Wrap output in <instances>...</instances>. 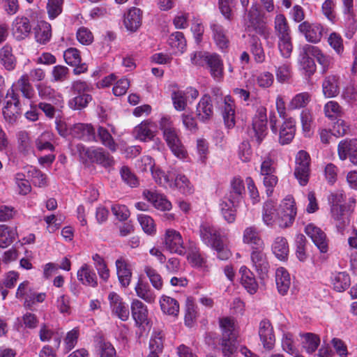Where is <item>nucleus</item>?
Returning a JSON list of instances; mask_svg holds the SVG:
<instances>
[{"mask_svg": "<svg viewBox=\"0 0 357 357\" xmlns=\"http://www.w3.org/2000/svg\"><path fill=\"white\" fill-rule=\"evenodd\" d=\"M70 133L73 137L85 142L96 141L95 129L91 124H75L71 128Z\"/></svg>", "mask_w": 357, "mask_h": 357, "instance_id": "23", "label": "nucleus"}, {"mask_svg": "<svg viewBox=\"0 0 357 357\" xmlns=\"http://www.w3.org/2000/svg\"><path fill=\"white\" fill-rule=\"evenodd\" d=\"M338 155L340 160H344L347 158L350 162L357 165V139L342 140L337 147Z\"/></svg>", "mask_w": 357, "mask_h": 357, "instance_id": "16", "label": "nucleus"}, {"mask_svg": "<svg viewBox=\"0 0 357 357\" xmlns=\"http://www.w3.org/2000/svg\"><path fill=\"white\" fill-rule=\"evenodd\" d=\"M275 29L279 38L290 36V29L284 15L279 14L276 15L275 18Z\"/></svg>", "mask_w": 357, "mask_h": 357, "instance_id": "54", "label": "nucleus"}, {"mask_svg": "<svg viewBox=\"0 0 357 357\" xmlns=\"http://www.w3.org/2000/svg\"><path fill=\"white\" fill-rule=\"evenodd\" d=\"M183 194L189 195L192 193L193 189L188 178L183 174H178L172 183Z\"/></svg>", "mask_w": 357, "mask_h": 357, "instance_id": "61", "label": "nucleus"}, {"mask_svg": "<svg viewBox=\"0 0 357 357\" xmlns=\"http://www.w3.org/2000/svg\"><path fill=\"white\" fill-rule=\"evenodd\" d=\"M98 137L101 143L107 147L112 152H115L117 149V144L115 143L112 136L109 131L103 127L100 126L98 129Z\"/></svg>", "mask_w": 357, "mask_h": 357, "instance_id": "53", "label": "nucleus"}, {"mask_svg": "<svg viewBox=\"0 0 357 357\" xmlns=\"http://www.w3.org/2000/svg\"><path fill=\"white\" fill-rule=\"evenodd\" d=\"M135 291L139 298L149 303H153L155 300V295L146 283L139 281L135 287Z\"/></svg>", "mask_w": 357, "mask_h": 357, "instance_id": "49", "label": "nucleus"}, {"mask_svg": "<svg viewBox=\"0 0 357 357\" xmlns=\"http://www.w3.org/2000/svg\"><path fill=\"white\" fill-rule=\"evenodd\" d=\"M75 150L83 160L96 162L107 168L114 164V160L110 154L102 148L88 149L84 144L79 143L75 145Z\"/></svg>", "mask_w": 357, "mask_h": 357, "instance_id": "5", "label": "nucleus"}, {"mask_svg": "<svg viewBox=\"0 0 357 357\" xmlns=\"http://www.w3.org/2000/svg\"><path fill=\"white\" fill-rule=\"evenodd\" d=\"M268 134L267 116L264 111L258 112L253 119L252 127L248 135L253 142L259 146Z\"/></svg>", "mask_w": 357, "mask_h": 357, "instance_id": "7", "label": "nucleus"}, {"mask_svg": "<svg viewBox=\"0 0 357 357\" xmlns=\"http://www.w3.org/2000/svg\"><path fill=\"white\" fill-rule=\"evenodd\" d=\"M222 331L220 344L225 357H232L237 349L238 331L236 329L234 319L230 317H223L219 320Z\"/></svg>", "mask_w": 357, "mask_h": 357, "instance_id": "2", "label": "nucleus"}, {"mask_svg": "<svg viewBox=\"0 0 357 357\" xmlns=\"http://www.w3.org/2000/svg\"><path fill=\"white\" fill-rule=\"evenodd\" d=\"M305 234L312 239L314 245L322 253H326L328 250V239L321 228L312 223L308 224L305 228Z\"/></svg>", "mask_w": 357, "mask_h": 357, "instance_id": "13", "label": "nucleus"}, {"mask_svg": "<svg viewBox=\"0 0 357 357\" xmlns=\"http://www.w3.org/2000/svg\"><path fill=\"white\" fill-rule=\"evenodd\" d=\"M31 24L28 17L17 16L13 22L12 31L17 40H22L29 36L31 31Z\"/></svg>", "mask_w": 357, "mask_h": 357, "instance_id": "20", "label": "nucleus"}, {"mask_svg": "<svg viewBox=\"0 0 357 357\" xmlns=\"http://www.w3.org/2000/svg\"><path fill=\"white\" fill-rule=\"evenodd\" d=\"M260 174L263 176V183L266 188V195L268 197H271L278 181V176L275 174L276 168L273 159L269 157L264 159L261 165Z\"/></svg>", "mask_w": 357, "mask_h": 357, "instance_id": "8", "label": "nucleus"}, {"mask_svg": "<svg viewBox=\"0 0 357 357\" xmlns=\"http://www.w3.org/2000/svg\"><path fill=\"white\" fill-rule=\"evenodd\" d=\"M350 283L349 275L345 272L337 273L333 280L334 289L339 292L345 291L350 286Z\"/></svg>", "mask_w": 357, "mask_h": 357, "instance_id": "52", "label": "nucleus"}, {"mask_svg": "<svg viewBox=\"0 0 357 357\" xmlns=\"http://www.w3.org/2000/svg\"><path fill=\"white\" fill-rule=\"evenodd\" d=\"M298 31L305 39L312 43H319L323 36L324 29L319 23H310L304 21L298 25Z\"/></svg>", "mask_w": 357, "mask_h": 357, "instance_id": "12", "label": "nucleus"}, {"mask_svg": "<svg viewBox=\"0 0 357 357\" xmlns=\"http://www.w3.org/2000/svg\"><path fill=\"white\" fill-rule=\"evenodd\" d=\"M92 100V97L88 93L77 94L68 102L69 107L75 110H80L86 107Z\"/></svg>", "mask_w": 357, "mask_h": 357, "instance_id": "55", "label": "nucleus"}, {"mask_svg": "<svg viewBox=\"0 0 357 357\" xmlns=\"http://www.w3.org/2000/svg\"><path fill=\"white\" fill-rule=\"evenodd\" d=\"M142 21V11L138 8L132 7L124 15V26L130 32H135L141 26Z\"/></svg>", "mask_w": 357, "mask_h": 357, "instance_id": "24", "label": "nucleus"}, {"mask_svg": "<svg viewBox=\"0 0 357 357\" xmlns=\"http://www.w3.org/2000/svg\"><path fill=\"white\" fill-rule=\"evenodd\" d=\"M96 349L99 357H117L116 351L112 344L102 337L97 339Z\"/></svg>", "mask_w": 357, "mask_h": 357, "instance_id": "42", "label": "nucleus"}, {"mask_svg": "<svg viewBox=\"0 0 357 357\" xmlns=\"http://www.w3.org/2000/svg\"><path fill=\"white\" fill-rule=\"evenodd\" d=\"M271 249L275 256L280 261L287 259L289 255V245L287 239L283 236H278L275 238Z\"/></svg>", "mask_w": 357, "mask_h": 357, "instance_id": "35", "label": "nucleus"}, {"mask_svg": "<svg viewBox=\"0 0 357 357\" xmlns=\"http://www.w3.org/2000/svg\"><path fill=\"white\" fill-rule=\"evenodd\" d=\"M259 335L264 347L268 350L272 349L275 344V338L273 333V328L270 321L264 319L260 322Z\"/></svg>", "mask_w": 357, "mask_h": 357, "instance_id": "21", "label": "nucleus"}, {"mask_svg": "<svg viewBox=\"0 0 357 357\" xmlns=\"http://www.w3.org/2000/svg\"><path fill=\"white\" fill-rule=\"evenodd\" d=\"M275 282L278 292L281 295H286L291 285L290 275L282 267L278 268L275 272Z\"/></svg>", "mask_w": 357, "mask_h": 357, "instance_id": "33", "label": "nucleus"}, {"mask_svg": "<svg viewBox=\"0 0 357 357\" xmlns=\"http://www.w3.org/2000/svg\"><path fill=\"white\" fill-rule=\"evenodd\" d=\"M160 128L162 131L163 137L173 154L179 159L186 158L188 152L178 137V131L174 127L169 118H161Z\"/></svg>", "mask_w": 357, "mask_h": 357, "instance_id": "3", "label": "nucleus"}, {"mask_svg": "<svg viewBox=\"0 0 357 357\" xmlns=\"http://www.w3.org/2000/svg\"><path fill=\"white\" fill-rule=\"evenodd\" d=\"M307 239L303 234H298L296 238V255L301 261L307 259L308 255L306 252Z\"/></svg>", "mask_w": 357, "mask_h": 357, "instance_id": "62", "label": "nucleus"}, {"mask_svg": "<svg viewBox=\"0 0 357 357\" xmlns=\"http://www.w3.org/2000/svg\"><path fill=\"white\" fill-rule=\"evenodd\" d=\"M164 337L162 332H155L149 341L150 354L153 356H158V354L163 350Z\"/></svg>", "mask_w": 357, "mask_h": 357, "instance_id": "51", "label": "nucleus"}, {"mask_svg": "<svg viewBox=\"0 0 357 357\" xmlns=\"http://www.w3.org/2000/svg\"><path fill=\"white\" fill-rule=\"evenodd\" d=\"M311 96L307 93H300L296 94L289 104V109H296L305 107L310 101Z\"/></svg>", "mask_w": 357, "mask_h": 357, "instance_id": "58", "label": "nucleus"}, {"mask_svg": "<svg viewBox=\"0 0 357 357\" xmlns=\"http://www.w3.org/2000/svg\"><path fill=\"white\" fill-rule=\"evenodd\" d=\"M312 45L305 44L299 48L298 61L309 77L314 74L317 66L312 56Z\"/></svg>", "mask_w": 357, "mask_h": 357, "instance_id": "14", "label": "nucleus"}, {"mask_svg": "<svg viewBox=\"0 0 357 357\" xmlns=\"http://www.w3.org/2000/svg\"><path fill=\"white\" fill-rule=\"evenodd\" d=\"M131 313L137 326L148 324V309L146 305L137 299H134L130 306Z\"/></svg>", "mask_w": 357, "mask_h": 357, "instance_id": "25", "label": "nucleus"}, {"mask_svg": "<svg viewBox=\"0 0 357 357\" xmlns=\"http://www.w3.org/2000/svg\"><path fill=\"white\" fill-rule=\"evenodd\" d=\"M222 114L225 126L228 129L233 128L236 124L235 105L229 96H225L224 99Z\"/></svg>", "mask_w": 357, "mask_h": 357, "instance_id": "28", "label": "nucleus"}, {"mask_svg": "<svg viewBox=\"0 0 357 357\" xmlns=\"http://www.w3.org/2000/svg\"><path fill=\"white\" fill-rule=\"evenodd\" d=\"M116 272L119 282L123 287L129 286L132 278L130 265L125 259L121 257L116 261Z\"/></svg>", "mask_w": 357, "mask_h": 357, "instance_id": "32", "label": "nucleus"}, {"mask_svg": "<svg viewBox=\"0 0 357 357\" xmlns=\"http://www.w3.org/2000/svg\"><path fill=\"white\" fill-rule=\"evenodd\" d=\"M238 204V203H230L227 200L220 204L221 213L228 223H233L235 221Z\"/></svg>", "mask_w": 357, "mask_h": 357, "instance_id": "48", "label": "nucleus"}, {"mask_svg": "<svg viewBox=\"0 0 357 357\" xmlns=\"http://www.w3.org/2000/svg\"><path fill=\"white\" fill-rule=\"evenodd\" d=\"M17 85L23 96L31 99L34 96V89L29 82L27 75H22L17 81Z\"/></svg>", "mask_w": 357, "mask_h": 357, "instance_id": "60", "label": "nucleus"}, {"mask_svg": "<svg viewBox=\"0 0 357 357\" xmlns=\"http://www.w3.org/2000/svg\"><path fill=\"white\" fill-rule=\"evenodd\" d=\"M144 197L153 206L161 211H169L172 208V204L167 198L155 191L146 190L143 192Z\"/></svg>", "mask_w": 357, "mask_h": 357, "instance_id": "31", "label": "nucleus"}, {"mask_svg": "<svg viewBox=\"0 0 357 357\" xmlns=\"http://www.w3.org/2000/svg\"><path fill=\"white\" fill-rule=\"evenodd\" d=\"M10 98V100L6 102L2 112L5 119L10 123H13L16 121L17 116L21 114L22 109L19 95L14 89V84L8 89L6 98Z\"/></svg>", "mask_w": 357, "mask_h": 357, "instance_id": "6", "label": "nucleus"}, {"mask_svg": "<svg viewBox=\"0 0 357 357\" xmlns=\"http://www.w3.org/2000/svg\"><path fill=\"white\" fill-rule=\"evenodd\" d=\"M17 236L15 229L6 225H0V248L8 247L15 240Z\"/></svg>", "mask_w": 357, "mask_h": 357, "instance_id": "41", "label": "nucleus"}, {"mask_svg": "<svg viewBox=\"0 0 357 357\" xmlns=\"http://www.w3.org/2000/svg\"><path fill=\"white\" fill-rule=\"evenodd\" d=\"M112 311L121 320L127 321L130 316L128 305L123 301L122 298L115 292L109 293L108 296Z\"/></svg>", "mask_w": 357, "mask_h": 357, "instance_id": "18", "label": "nucleus"}, {"mask_svg": "<svg viewBox=\"0 0 357 357\" xmlns=\"http://www.w3.org/2000/svg\"><path fill=\"white\" fill-rule=\"evenodd\" d=\"M165 248L170 252L183 255L185 253V248L181 235L174 229H168L166 231L165 238Z\"/></svg>", "mask_w": 357, "mask_h": 357, "instance_id": "17", "label": "nucleus"}, {"mask_svg": "<svg viewBox=\"0 0 357 357\" xmlns=\"http://www.w3.org/2000/svg\"><path fill=\"white\" fill-rule=\"evenodd\" d=\"M276 203L273 200L266 201L263 206L262 218L267 225H272L277 218Z\"/></svg>", "mask_w": 357, "mask_h": 357, "instance_id": "46", "label": "nucleus"}, {"mask_svg": "<svg viewBox=\"0 0 357 357\" xmlns=\"http://www.w3.org/2000/svg\"><path fill=\"white\" fill-rule=\"evenodd\" d=\"M296 215V208L294 199L292 197L286 198L280 205V209L277 212L275 222L281 228L289 227L293 224Z\"/></svg>", "mask_w": 357, "mask_h": 357, "instance_id": "9", "label": "nucleus"}, {"mask_svg": "<svg viewBox=\"0 0 357 357\" xmlns=\"http://www.w3.org/2000/svg\"><path fill=\"white\" fill-rule=\"evenodd\" d=\"M162 311L168 315L176 317L179 312L178 302L169 296H162L160 300Z\"/></svg>", "mask_w": 357, "mask_h": 357, "instance_id": "40", "label": "nucleus"}, {"mask_svg": "<svg viewBox=\"0 0 357 357\" xmlns=\"http://www.w3.org/2000/svg\"><path fill=\"white\" fill-rule=\"evenodd\" d=\"M243 240L245 243L251 245L252 250L264 249V243L257 229L251 226L247 227L243 231Z\"/></svg>", "mask_w": 357, "mask_h": 357, "instance_id": "30", "label": "nucleus"}, {"mask_svg": "<svg viewBox=\"0 0 357 357\" xmlns=\"http://www.w3.org/2000/svg\"><path fill=\"white\" fill-rule=\"evenodd\" d=\"M251 260L255 270L259 275L261 278L267 274L269 268L266 255L264 252V249H255L251 252Z\"/></svg>", "mask_w": 357, "mask_h": 357, "instance_id": "22", "label": "nucleus"}, {"mask_svg": "<svg viewBox=\"0 0 357 357\" xmlns=\"http://www.w3.org/2000/svg\"><path fill=\"white\" fill-rule=\"evenodd\" d=\"M77 278L83 284L95 287L98 285L96 273L87 264H84L77 271Z\"/></svg>", "mask_w": 357, "mask_h": 357, "instance_id": "37", "label": "nucleus"}, {"mask_svg": "<svg viewBox=\"0 0 357 357\" xmlns=\"http://www.w3.org/2000/svg\"><path fill=\"white\" fill-rule=\"evenodd\" d=\"M0 62L8 71L15 69L17 59L13 54V49L10 46L6 45L0 49Z\"/></svg>", "mask_w": 357, "mask_h": 357, "instance_id": "36", "label": "nucleus"}, {"mask_svg": "<svg viewBox=\"0 0 357 357\" xmlns=\"http://www.w3.org/2000/svg\"><path fill=\"white\" fill-rule=\"evenodd\" d=\"M322 89L326 97L332 98L336 96L340 92L338 77L335 75L326 77L322 83Z\"/></svg>", "mask_w": 357, "mask_h": 357, "instance_id": "38", "label": "nucleus"}, {"mask_svg": "<svg viewBox=\"0 0 357 357\" xmlns=\"http://www.w3.org/2000/svg\"><path fill=\"white\" fill-rule=\"evenodd\" d=\"M151 123L148 121L142 122L135 128L137 138L144 142L153 139L155 134L151 128Z\"/></svg>", "mask_w": 357, "mask_h": 357, "instance_id": "47", "label": "nucleus"}, {"mask_svg": "<svg viewBox=\"0 0 357 357\" xmlns=\"http://www.w3.org/2000/svg\"><path fill=\"white\" fill-rule=\"evenodd\" d=\"M211 28L213 31V38L218 47L222 50L227 48L229 40L225 33L223 27L220 24H213L211 25Z\"/></svg>", "mask_w": 357, "mask_h": 357, "instance_id": "50", "label": "nucleus"}, {"mask_svg": "<svg viewBox=\"0 0 357 357\" xmlns=\"http://www.w3.org/2000/svg\"><path fill=\"white\" fill-rule=\"evenodd\" d=\"M63 59L66 63L74 67L73 73L79 75L87 71L88 66L86 63L82 62L80 52L75 47H69L63 52Z\"/></svg>", "mask_w": 357, "mask_h": 357, "instance_id": "15", "label": "nucleus"}, {"mask_svg": "<svg viewBox=\"0 0 357 357\" xmlns=\"http://www.w3.org/2000/svg\"><path fill=\"white\" fill-rule=\"evenodd\" d=\"M168 43L169 45L177 51L183 52L186 46V40L182 32L176 31L170 35Z\"/></svg>", "mask_w": 357, "mask_h": 357, "instance_id": "59", "label": "nucleus"}, {"mask_svg": "<svg viewBox=\"0 0 357 357\" xmlns=\"http://www.w3.org/2000/svg\"><path fill=\"white\" fill-rule=\"evenodd\" d=\"M244 181L240 176H234L230 181V188L225 199L230 203H239L245 195Z\"/></svg>", "mask_w": 357, "mask_h": 357, "instance_id": "19", "label": "nucleus"}, {"mask_svg": "<svg viewBox=\"0 0 357 357\" xmlns=\"http://www.w3.org/2000/svg\"><path fill=\"white\" fill-rule=\"evenodd\" d=\"M236 4V0H218V8L225 19L231 22L234 19L232 7Z\"/></svg>", "mask_w": 357, "mask_h": 357, "instance_id": "56", "label": "nucleus"}, {"mask_svg": "<svg viewBox=\"0 0 357 357\" xmlns=\"http://www.w3.org/2000/svg\"><path fill=\"white\" fill-rule=\"evenodd\" d=\"M352 211L351 204L331 208L332 218L335 221L337 229L340 233L343 234L345 228L349 225Z\"/></svg>", "mask_w": 357, "mask_h": 357, "instance_id": "11", "label": "nucleus"}, {"mask_svg": "<svg viewBox=\"0 0 357 357\" xmlns=\"http://www.w3.org/2000/svg\"><path fill=\"white\" fill-rule=\"evenodd\" d=\"M197 307L195 303L188 299L185 306V324L188 327H192L197 317Z\"/></svg>", "mask_w": 357, "mask_h": 357, "instance_id": "63", "label": "nucleus"}, {"mask_svg": "<svg viewBox=\"0 0 357 357\" xmlns=\"http://www.w3.org/2000/svg\"><path fill=\"white\" fill-rule=\"evenodd\" d=\"M295 132V120L291 118L286 119L279 130V143L282 145L289 144L294 138Z\"/></svg>", "mask_w": 357, "mask_h": 357, "instance_id": "27", "label": "nucleus"}, {"mask_svg": "<svg viewBox=\"0 0 357 357\" xmlns=\"http://www.w3.org/2000/svg\"><path fill=\"white\" fill-rule=\"evenodd\" d=\"M205 59L206 64L210 70L211 76L220 80L223 75V61L220 56L217 54L208 55Z\"/></svg>", "mask_w": 357, "mask_h": 357, "instance_id": "29", "label": "nucleus"}, {"mask_svg": "<svg viewBox=\"0 0 357 357\" xmlns=\"http://www.w3.org/2000/svg\"><path fill=\"white\" fill-rule=\"evenodd\" d=\"M185 93H184V91L181 90L174 91L172 93L171 97L174 107L176 110L181 112L185 109L188 102Z\"/></svg>", "mask_w": 357, "mask_h": 357, "instance_id": "57", "label": "nucleus"}, {"mask_svg": "<svg viewBox=\"0 0 357 357\" xmlns=\"http://www.w3.org/2000/svg\"><path fill=\"white\" fill-rule=\"evenodd\" d=\"M52 37L51 25L45 22H42L36 29L35 38L36 42L42 45L47 43Z\"/></svg>", "mask_w": 357, "mask_h": 357, "instance_id": "45", "label": "nucleus"}, {"mask_svg": "<svg viewBox=\"0 0 357 357\" xmlns=\"http://www.w3.org/2000/svg\"><path fill=\"white\" fill-rule=\"evenodd\" d=\"M250 52L257 63H261L266 59V55L262 44L257 36H252L250 39Z\"/></svg>", "mask_w": 357, "mask_h": 357, "instance_id": "43", "label": "nucleus"}, {"mask_svg": "<svg viewBox=\"0 0 357 357\" xmlns=\"http://www.w3.org/2000/svg\"><path fill=\"white\" fill-rule=\"evenodd\" d=\"M302 346L308 354L314 353L320 344V337L317 334L306 333L302 335Z\"/></svg>", "mask_w": 357, "mask_h": 357, "instance_id": "44", "label": "nucleus"}, {"mask_svg": "<svg viewBox=\"0 0 357 357\" xmlns=\"http://www.w3.org/2000/svg\"><path fill=\"white\" fill-rule=\"evenodd\" d=\"M310 156L305 151H298L296 157L294 176L301 185H306L310 172Z\"/></svg>", "mask_w": 357, "mask_h": 357, "instance_id": "10", "label": "nucleus"}, {"mask_svg": "<svg viewBox=\"0 0 357 357\" xmlns=\"http://www.w3.org/2000/svg\"><path fill=\"white\" fill-rule=\"evenodd\" d=\"M246 16L244 19L245 31L250 38L259 34L265 39H268L270 32L264 22L257 3H253L249 10L247 9Z\"/></svg>", "mask_w": 357, "mask_h": 357, "instance_id": "4", "label": "nucleus"}, {"mask_svg": "<svg viewBox=\"0 0 357 357\" xmlns=\"http://www.w3.org/2000/svg\"><path fill=\"white\" fill-rule=\"evenodd\" d=\"M241 274V284L251 294L257 292L258 284L253 273L246 266H242L239 271Z\"/></svg>", "mask_w": 357, "mask_h": 357, "instance_id": "34", "label": "nucleus"}, {"mask_svg": "<svg viewBox=\"0 0 357 357\" xmlns=\"http://www.w3.org/2000/svg\"><path fill=\"white\" fill-rule=\"evenodd\" d=\"M144 271L154 288L160 290L162 287V279L156 270L151 266H146Z\"/></svg>", "mask_w": 357, "mask_h": 357, "instance_id": "64", "label": "nucleus"}, {"mask_svg": "<svg viewBox=\"0 0 357 357\" xmlns=\"http://www.w3.org/2000/svg\"><path fill=\"white\" fill-rule=\"evenodd\" d=\"M197 116L202 122L208 121L213 115V106L211 97L204 95L197 106Z\"/></svg>", "mask_w": 357, "mask_h": 357, "instance_id": "26", "label": "nucleus"}, {"mask_svg": "<svg viewBox=\"0 0 357 357\" xmlns=\"http://www.w3.org/2000/svg\"><path fill=\"white\" fill-rule=\"evenodd\" d=\"M312 56L317 60L321 67V73H326L333 64V59L329 55H326L317 46L312 45Z\"/></svg>", "mask_w": 357, "mask_h": 357, "instance_id": "39", "label": "nucleus"}, {"mask_svg": "<svg viewBox=\"0 0 357 357\" xmlns=\"http://www.w3.org/2000/svg\"><path fill=\"white\" fill-rule=\"evenodd\" d=\"M199 236L202 242L217 252L220 260H227L231 256L229 250L225 246L220 230L209 223L202 224Z\"/></svg>", "mask_w": 357, "mask_h": 357, "instance_id": "1", "label": "nucleus"}]
</instances>
